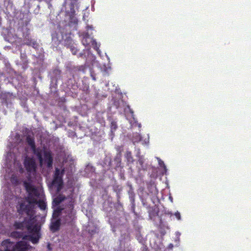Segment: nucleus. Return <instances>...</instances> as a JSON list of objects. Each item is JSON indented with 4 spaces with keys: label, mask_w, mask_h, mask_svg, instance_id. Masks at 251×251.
Instances as JSON below:
<instances>
[{
    "label": "nucleus",
    "mask_w": 251,
    "mask_h": 251,
    "mask_svg": "<svg viewBox=\"0 0 251 251\" xmlns=\"http://www.w3.org/2000/svg\"><path fill=\"white\" fill-rule=\"evenodd\" d=\"M25 166L27 174V179L24 182V186L28 192L27 199L20 204L19 211L26 214L23 222L15 223L16 228L25 230L27 235H24L19 231L13 232L11 236L15 238H22V240L15 244L10 239H6L2 242L4 251H26L31 248L27 243L31 241L32 243L38 242L40 237V226L38 222V217L35 215V208L36 205L41 210L46 208L45 196L40 182L41 177L36 172V164L35 160H25ZM0 251H2L0 250Z\"/></svg>",
    "instance_id": "nucleus-1"
},
{
    "label": "nucleus",
    "mask_w": 251,
    "mask_h": 251,
    "mask_svg": "<svg viewBox=\"0 0 251 251\" xmlns=\"http://www.w3.org/2000/svg\"><path fill=\"white\" fill-rule=\"evenodd\" d=\"M63 173L64 170H60L56 168L53 179L50 186V189L52 193H55L57 195L56 197L53 198L52 201L53 219L51 222L50 228L53 231L57 230L59 227L60 221L58 219L59 216H60L61 220L66 223H71L75 218V212L74 210L73 202L72 199H65V201H68L69 203L64 208H60L58 207L60 203L65 200V196L59 194L62 187Z\"/></svg>",
    "instance_id": "nucleus-2"
},
{
    "label": "nucleus",
    "mask_w": 251,
    "mask_h": 251,
    "mask_svg": "<svg viewBox=\"0 0 251 251\" xmlns=\"http://www.w3.org/2000/svg\"><path fill=\"white\" fill-rule=\"evenodd\" d=\"M25 147V143L24 141L20 138V135L17 136V142L16 145L13 148L10 149V151L7 153L6 157L5 167L7 168L6 172L8 175L6 176V177L9 178L11 182L13 184H17L18 182V178L15 174H10V172L12 171V165H13L14 170L19 171L20 173L23 172V169L20 163L15 158V153L16 151H18L20 152L23 151Z\"/></svg>",
    "instance_id": "nucleus-3"
},
{
    "label": "nucleus",
    "mask_w": 251,
    "mask_h": 251,
    "mask_svg": "<svg viewBox=\"0 0 251 251\" xmlns=\"http://www.w3.org/2000/svg\"><path fill=\"white\" fill-rule=\"evenodd\" d=\"M26 142L30 150L38 158L41 167H46L49 169H51L53 158L50 151L44 148L36 149L34 140L29 136L27 137Z\"/></svg>",
    "instance_id": "nucleus-4"
},
{
    "label": "nucleus",
    "mask_w": 251,
    "mask_h": 251,
    "mask_svg": "<svg viewBox=\"0 0 251 251\" xmlns=\"http://www.w3.org/2000/svg\"><path fill=\"white\" fill-rule=\"evenodd\" d=\"M72 2L68 3L67 1L65 2L62 9V11H65L66 16L68 17L69 21L74 24L77 23V20L75 16V5L77 7L76 2L77 0H71Z\"/></svg>",
    "instance_id": "nucleus-5"
},
{
    "label": "nucleus",
    "mask_w": 251,
    "mask_h": 251,
    "mask_svg": "<svg viewBox=\"0 0 251 251\" xmlns=\"http://www.w3.org/2000/svg\"><path fill=\"white\" fill-rule=\"evenodd\" d=\"M83 36L82 39V43L83 45L87 46L92 43L94 48L97 51L98 53L100 54V50L99 49V46L98 45L97 42L92 39L88 33H84L82 34Z\"/></svg>",
    "instance_id": "nucleus-6"
},
{
    "label": "nucleus",
    "mask_w": 251,
    "mask_h": 251,
    "mask_svg": "<svg viewBox=\"0 0 251 251\" xmlns=\"http://www.w3.org/2000/svg\"><path fill=\"white\" fill-rule=\"evenodd\" d=\"M14 98L13 95L10 93H0V102L6 105L10 102L11 99Z\"/></svg>",
    "instance_id": "nucleus-7"
},
{
    "label": "nucleus",
    "mask_w": 251,
    "mask_h": 251,
    "mask_svg": "<svg viewBox=\"0 0 251 251\" xmlns=\"http://www.w3.org/2000/svg\"><path fill=\"white\" fill-rule=\"evenodd\" d=\"M132 140L134 144L135 143H138L140 141H142L143 144H147L149 142V137H148L147 138H146L145 140H143L141 135L138 133H135L133 134Z\"/></svg>",
    "instance_id": "nucleus-8"
},
{
    "label": "nucleus",
    "mask_w": 251,
    "mask_h": 251,
    "mask_svg": "<svg viewBox=\"0 0 251 251\" xmlns=\"http://www.w3.org/2000/svg\"><path fill=\"white\" fill-rule=\"evenodd\" d=\"M25 44L29 46H32L33 48L36 49L38 45L36 41L32 39H27L25 42Z\"/></svg>",
    "instance_id": "nucleus-9"
},
{
    "label": "nucleus",
    "mask_w": 251,
    "mask_h": 251,
    "mask_svg": "<svg viewBox=\"0 0 251 251\" xmlns=\"http://www.w3.org/2000/svg\"><path fill=\"white\" fill-rule=\"evenodd\" d=\"M125 156L128 163H132L133 162L134 159L130 151H127L125 154Z\"/></svg>",
    "instance_id": "nucleus-10"
},
{
    "label": "nucleus",
    "mask_w": 251,
    "mask_h": 251,
    "mask_svg": "<svg viewBox=\"0 0 251 251\" xmlns=\"http://www.w3.org/2000/svg\"><path fill=\"white\" fill-rule=\"evenodd\" d=\"M62 38H60L58 34L56 33L52 34V41L54 42L56 44H58L61 42Z\"/></svg>",
    "instance_id": "nucleus-11"
},
{
    "label": "nucleus",
    "mask_w": 251,
    "mask_h": 251,
    "mask_svg": "<svg viewBox=\"0 0 251 251\" xmlns=\"http://www.w3.org/2000/svg\"><path fill=\"white\" fill-rule=\"evenodd\" d=\"M89 58H90V59L91 60H92V65H94L95 63H96V61H95V57L92 54H89L88 53V58L86 59V64L87 65V66H89L88 65V64H89Z\"/></svg>",
    "instance_id": "nucleus-12"
},
{
    "label": "nucleus",
    "mask_w": 251,
    "mask_h": 251,
    "mask_svg": "<svg viewBox=\"0 0 251 251\" xmlns=\"http://www.w3.org/2000/svg\"><path fill=\"white\" fill-rule=\"evenodd\" d=\"M156 159L158 160V164L160 166V167H162L164 169V172L163 173H166L167 171V168L166 167L163 161H162L159 158L156 157Z\"/></svg>",
    "instance_id": "nucleus-13"
},
{
    "label": "nucleus",
    "mask_w": 251,
    "mask_h": 251,
    "mask_svg": "<svg viewBox=\"0 0 251 251\" xmlns=\"http://www.w3.org/2000/svg\"><path fill=\"white\" fill-rule=\"evenodd\" d=\"M117 127L116 123L115 121H112L111 122V131L115 130Z\"/></svg>",
    "instance_id": "nucleus-14"
},
{
    "label": "nucleus",
    "mask_w": 251,
    "mask_h": 251,
    "mask_svg": "<svg viewBox=\"0 0 251 251\" xmlns=\"http://www.w3.org/2000/svg\"><path fill=\"white\" fill-rule=\"evenodd\" d=\"M138 161L140 164L142 166L144 162V157L142 156H139Z\"/></svg>",
    "instance_id": "nucleus-15"
},
{
    "label": "nucleus",
    "mask_w": 251,
    "mask_h": 251,
    "mask_svg": "<svg viewBox=\"0 0 251 251\" xmlns=\"http://www.w3.org/2000/svg\"><path fill=\"white\" fill-rule=\"evenodd\" d=\"M174 215L176 217V218L177 219V220H181V215L179 212H178V211L176 212Z\"/></svg>",
    "instance_id": "nucleus-16"
},
{
    "label": "nucleus",
    "mask_w": 251,
    "mask_h": 251,
    "mask_svg": "<svg viewBox=\"0 0 251 251\" xmlns=\"http://www.w3.org/2000/svg\"><path fill=\"white\" fill-rule=\"evenodd\" d=\"M90 74L93 79L96 80V78L95 77V74H94V72L92 70V69L90 70Z\"/></svg>",
    "instance_id": "nucleus-17"
},
{
    "label": "nucleus",
    "mask_w": 251,
    "mask_h": 251,
    "mask_svg": "<svg viewBox=\"0 0 251 251\" xmlns=\"http://www.w3.org/2000/svg\"><path fill=\"white\" fill-rule=\"evenodd\" d=\"M180 235H181V233L179 232H178V231L176 232V241H179V237H180Z\"/></svg>",
    "instance_id": "nucleus-18"
},
{
    "label": "nucleus",
    "mask_w": 251,
    "mask_h": 251,
    "mask_svg": "<svg viewBox=\"0 0 251 251\" xmlns=\"http://www.w3.org/2000/svg\"><path fill=\"white\" fill-rule=\"evenodd\" d=\"M71 50L73 54H75L77 52L76 49L75 48H71Z\"/></svg>",
    "instance_id": "nucleus-19"
},
{
    "label": "nucleus",
    "mask_w": 251,
    "mask_h": 251,
    "mask_svg": "<svg viewBox=\"0 0 251 251\" xmlns=\"http://www.w3.org/2000/svg\"><path fill=\"white\" fill-rule=\"evenodd\" d=\"M4 216H5L6 220L7 219V215L4 216V214L2 213H1L0 214V219H1L2 221L4 220Z\"/></svg>",
    "instance_id": "nucleus-20"
},
{
    "label": "nucleus",
    "mask_w": 251,
    "mask_h": 251,
    "mask_svg": "<svg viewBox=\"0 0 251 251\" xmlns=\"http://www.w3.org/2000/svg\"><path fill=\"white\" fill-rule=\"evenodd\" d=\"M90 168H91V170H92V171H94V169H93L91 166H89V165H88V166L86 167V169H85L86 172H87V170H88Z\"/></svg>",
    "instance_id": "nucleus-21"
},
{
    "label": "nucleus",
    "mask_w": 251,
    "mask_h": 251,
    "mask_svg": "<svg viewBox=\"0 0 251 251\" xmlns=\"http://www.w3.org/2000/svg\"><path fill=\"white\" fill-rule=\"evenodd\" d=\"M88 231L92 235L96 232V229L95 228L94 230H92L91 231H90V230L89 229Z\"/></svg>",
    "instance_id": "nucleus-22"
},
{
    "label": "nucleus",
    "mask_w": 251,
    "mask_h": 251,
    "mask_svg": "<svg viewBox=\"0 0 251 251\" xmlns=\"http://www.w3.org/2000/svg\"><path fill=\"white\" fill-rule=\"evenodd\" d=\"M89 29L91 30L93 29V27L92 26V25H87V30H88Z\"/></svg>",
    "instance_id": "nucleus-23"
},
{
    "label": "nucleus",
    "mask_w": 251,
    "mask_h": 251,
    "mask_svg": "<svg viewBox=\"0 0 251 251\" xmlns=\"http://www.w3.org/2000/svg\"><path fill=\"white\" fill-rule=\"evenodd\" d=\"M85 69V66H81V67H79V70H81L83 72H84Z\"/></svg>",
    "instance_id": "nucleus-24"
},
{
    "label": "nucleus",
    "mask_w": 251,
    "mask_h": 251,
    "mask_svg": "<svg viewBox=\"0 0 251 251\" xmlns=\"http://www.w3.org/2000/svg\"><path fill=\"white\" fill-rule=\"evenodd\" d=\"M95 0H92L91 1V3H92V10H93V11L94 10V7H93V5L95 3Z\"/></svg>",
    "instance_id": "nucleus-25"
},
{
    "label": "nucleus",
    "mask_w": 251,
    "mask_h": 251,
    "mask_svg": "<svg viewBox=\"0 0 251 251\" xmlns=\"http://www.w3.org/2000/svg\"><path fill=\"white\" fill-rule=\"evenodd\" d=\"M169 200H170V201H171V202H173V198L172 196H170L169 198Z\"/></svg>",
    "instance_id": "nucleus-26"
},
{
    "label": "nucleus",
    "mask_w": 251,
    "mask_h": 251,
    "mask_svg": "<svg viewBox=\"0 0 251 251\" xmlns=\"http://www.w3.org/2000/svg\"><path fill=\"white\" fill-rule=\"evenodd\" d=\"M130 200L132 202L134 201V199L132 198V197H130Z\"/></svg>",
    "instance_id": "nucleus-27"
},
{
    "label": "nucleus",
    "mask_w": 251,
    "mask_h": 251,
    "mask_svg": "<svg viewBox=\"0 0 251 251\" xmlns=\"http://www.w3.org/2000/svg\"><path fill=\"white\" fill-rule=\"evenodd\" d=\"M139 153H140L139 150H138V152H137V156H138Z\"/></svg>",
    "instance_id": "nucleus-28"
},
{
    "label": "nucleus",
    "mask_w": 251,
    "mask_h": 251,
    "mask_svg": "<svg viewBox=\"0 0 251 251\" xmlns=\"http://www.w3.org/2000/svg\"><path fill=\"white\" fill-rule=\"evenodd\" d=\"M141 124H138V126H139V127H141Z\"/></svg>",
    "instance_id": "nucleus-29"
},
{
    "label": "nucleus",
    "mask_w": 251,
    "mask_h": 251,
    "mask_svg": "<svg viewBox=\"0 0 251 251\" xmlns=\"http://www.w3.org/2000/svg\"><path fill=\"white\" fill-rule=\"evenodd\" d=\"M117 160H118V161H119V160H120V158H119V157H118V156L117 157Z\"/></svg>",
    "instance_id": "nucleus-30"
},
{
    "label": "nucleus",
    "mask_w": 251,
    "mask_h": 251,
    "mask_svg": "<svg viewBox=\"0 0 251 251\" xmlns=\"http://www.w3.org/2000/svg\"><path fill=\"white\" fill-rule=\"evenodd\" d=\"M129 110L131 111V114H132V116H133V115H132V114H133V112H132V111H131V110H130V109H129Z\"/></svg>",
    "instance_id": "nucleus-31"
},
{
    "label": "nucleus",
    "mask_w": 251,
    "mask_h": 251,
    "mask_svg": "<svg viewBox=\"0 0 251 251\" xmlns=\"http://www.w3.org/2000/svg\"><path fill=\"white\" fill-rule=\"evenodd\" d=\"M83 19L84 20H85V16H83Z\"/></svg>",
    "instance_id": "nucleus-32"
},
{
    "label": "nucleus",
    "mask_w": 251,
    "mask_h": 251,
    "mask_svg": "<svg viewBox=\"0 0 251 251\" xmlns=\"http://www.w3.org/2000/svg\"><path fill=\"white\" fill-rule=\"evenodd\" d=\"M79 54H80V56H82L81 53H80Z\"/></svg>",
    "instance_id": "nucleus-33"
},
{
    "label": "nucleus",
    "mask_w": 251,
    "mask_h": 251,
    "mask_svg": "<svg viewBox=\"0 0 251 251\" xmlns=\"http://www.w3.org/2000/svg\"><path fill=\"white\" fill-rule=\"evenodd\" d=\"M5 203H7L6 200H5Z\"/></svg>",
    "instance_id": "nucleus-34"
}]
</instances>
